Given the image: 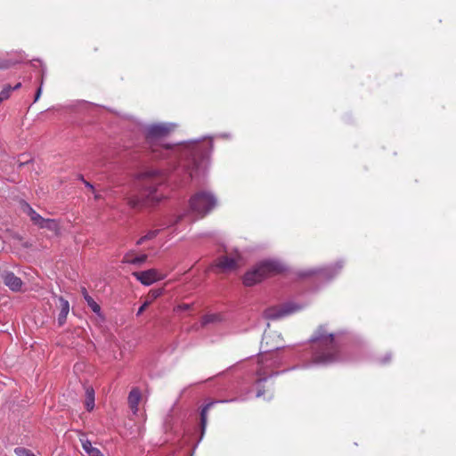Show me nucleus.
I'll return each instance as SVG.
<instances>
[{"instance_id":"1","label":"nucleus","mask_w":456,"mask_h":456,"mask_svg":"<svg viewBox=\"0 0 456 456\" xmlns=\"http://www.w3.org/2000/svg\"><path fill=\"white\" fill-rule=\"evenodd\" d=\"M311 362L329 365L342 360L341 347L334 333L329 332L325 325H320L309 339Z\"/></svg>"},{"instance_id":"2","label":"nucleus","mask_w":456,"mask_h":456,"mask_svg":"<svg viewBox=\"0 0 456 456\" xmlns=\"http://www.w3.org/2000/svg\"><path fill=\"white\" fill-rule=\"evenodd\" d=\"M140 195H134L127 199V204L132 208H142L154 206L159 203L161 197L157 194L158 187L166 181L164 173L151 169L139 175Z\"/></svg>"},{"instance_id":"3","label":"nucleus","mask_w":456,"mask_h":456,"mask_svg":"<svg viewBox=\"0 0 456 456\" xmlns=\"http://www.w3.org/2000/svg\"><path fill=\"white\" fill-rule=\"evenodd\" d=\"M212 149L211 140L191 142L183 147L181 155L186 159L183 166L190 178H192L198 170L205 167V162L208 159Z\"/></svg>"},{"instance_id":"4","label":"nucleus","mask_w":456,"mask_h":456,"mask_svg":"<svg viewBox=\"0 0 456 456\" xmlns=\"http://www.w3.org/2000/svg\"><path fill=\"white\" fill-rule=\"evenodd\" d=\"M172 130V126L167 124L152 125L146 128V143L155 158L167 157V152L172 149L170 144L163 143Z\"/></svg>"},{"instance_id":"5","label":"nucleus","mask_w":456,"mask_h":456,"mask_svg":"<svg viewBox=\"0 0 456 456\" xmlns=\"http://www.w3.org/2000/svg\"><path fill=\"white\" fill-rule=\"evenodd\" d=\"M285 270V266L279 261H261L244 274L243 284L248 287L254 286L265 279L282 273Z\"/></svg>"},{"instance_id":"6","label":"nucleus","mask_w":456,"mask_h":456,"mask_svg":"<svg viewBox=\"0 0 456 456\" xmlns=\"http://www.w3.org/2000/svg\"><path fill=\"white\" fill-rule=\"evenodd\" d=\"M343 268L342 262H337L333 265L323 266L321 268H313L297 272V275L300 279H308L318 277L322 280L329 281L337 276Z\"/></svg>"},{"instance_id":"7","label":"nucleus","mask_w":456,"mask_h":456,"mask_svg":"<svg viewBox=\"0 0 456 456\" xmlns=\"http://www.w3.org/2000/svg\"><path fill=\"white\" fill-rule=\"evenodd\" d=\"M216 205V200L213 194L200 191L191 198L190 206L192 211L204 216Z\"/></svg>"},{"instance_id":"8","label":"nucleus","mask_w":456,"mask_h":456,"mask_svg":"<svg viewBox=\"0 0 456 456\" xmlns=\"http://www.w3.org/2000/svg\"><path fill=\"white\" fill-rule=\"evenodd\" d=\"M244 265V259L242 256L235 252L232 256H219L214 265V267L218 270V273H229L239 269Z\"/></svg>"},{"instance_id":"9","label":"nucleus","mask_w":456,"mask_h":456,"mask_svg":"<svg viewBox=\"0 0 456 456\" xmlns=\"http://www.w3.org/2000/svg\"><path fill=\"white\" fill-rule=\"evenodd\" d=\"M133 276L135 277L142 284L146 286H150L158 281L163 280L165 277L154 268L142 272H134Z\"/></svg>"},{"instance_id":"10","label":"nucleus","mask_w":456,"mask_h":456,"mask_svg":"<svg viewBox=\"0 0 456 456\" xmlns=\"http://www.w3.org/2000/svg\"><path fill=\"white\" fill-rule=\"evenodd\" d=\"M4 283L12 291H20L23 282L12 272H4L2 274Z\"/></svg>"},{"instance_id":"11","label":"nucleus","mask_w":456,"mask_h":456,"mask_svg":"<svg viewBox=\"0 0 456 456\" xmlns=\"http://www.w3.org/2000/svg\"><path fill=\"white\" fill-rule=\"evenodd\" d=\"M58 301H59L58 307L60 308V313L58 314L57 322H58V325L60 327H61L66 323L67 316L69 312V303L68 300H66L62 297H59Z\"/></svg>"},{"instance_id":"12","label":"nucleus","mask_w":456,"mask_h":456,"mask_svg":"<svg viewBox=\"0 0 456 456\" xmlns=\"http://www.w3.org/2000/svg\"><path fill=\"white\" fill-rule=\"evenodd\" d=\"M79 440L87 456H103L98 448L92 445V443L87 439L85 434H82Z\"/></svg>"},{"instance_id":"13","label":"nucleus","mask_w":456,"mask_h":456,"mask_svg":"<svg viewBox=\"0 0 456 456\" xmlns=\"http://www.w3.org/2000/svg\"><path fill=\"white\" fill-rule=\"evenodd\" d=\"M222 401H211L209 402L208 403L205 404L201 410H200V433H201V436L204 435L205 433V430H206V427H207V422H208V410L216 403H221Z\"/></svg>"},{"instance_id":"14","label":"nucleus","mask_w":456,"mask_h":456,"mask_svg":"<svg viewBox=\"0 0 456 456\" xmlns=\"http://www.w3.org/2000/svg\"><path fill=\"white\" fill-rule=\"evenodd\" d=\"M21 208H22V210L25 214H27L29 217H30V220L33 222L34 224L37 225L40 224V222H43V217L37 214L31 207L29 204H28L27 202L23 201L21 203Z\"/></svg>"},{"instance_id":"15","label":"nucleus","mask_w":456,"mask_h":456,"mask_svg":"<svg viewBox=\"0 0 456 456\" xmlns=\"http://www.w3.org/2000/svg\"><path fill=\"white\" fill-rule=\"evenodd\" d=\"M85 406L88 411L94 408V389L91 386L85 387Z\"/></svg>"},{"instance_id":"16","label":"nucleus","mask_w":456,"mask_h":456,"mask_svg":"<svg viewBox=\"0 0 456 456\" xmlns=\"http://www.w3.org/2000/svg\"><path fill=\"white\" fill-rule=\"evenodd\" d=\"M141 400V393L137 388H134L130 391L128 395V403L134 413L138 411V404Z\"/></svg>"},{"instance_id":"17","label":"nucleus","mask_w":456,"mask_h":456,"mask_svg":"<svg viewBox=\"0 0 456 456\" xmlns=\"http://www.w3.org/2000/svg\"><path fill=\"white\" fill-rule=\"evenodd\" d=\"M129 256H134V251L127 252L124 256L122 262L126 263V264H132V265H142L148 258V256L146 254H142L140 256H135V257H134V259H129Z\"/></svg>"},{"instance_id":"18","label":"nucleus","mask_w":456,"mask_h":456,"mask_svg":"<svg viewBox=\"0 0 456 456\" xmlns=\"http://www.w3.org/2000/svg\"><path fill=\"white\" fill-rule=\"evenodd\" d=\"M38 227L57 232L59 230V224L54 219H45L43 217V222H40Z\"/></svg>"},{"instance_id":"19","label":"nucleus","mask_w":456,"mask_h":456,"mask_svg":"<svg viewBox=\"0 0 456 456\" xmlns=\"http://www.w3.org/2000/svg\"><path fill=\"white\" fill-rule=\"evenodd\" d=\"M82 294L86 301L88 306L92 309V311L95 314H99L101 311L100 305L90 297L85 288L82 289Z\"/></svg>"},{"instance_id":"20","label":"nucleus","mask_w":456,"mask_h":456,"mask_svg":"<svg viewBox=\"0 0 456 456\" xmlns=\"http://www.w3.org/2000/svg\"><path fill=\"white\" fill-rule=\"evenodd\" d=\"M292 309H281L279 311L269 310L268 316L273 319L281 318L286 314L292 313Z\"/></svg>"},{"instance_id":"21","label":"nucleus","mask_w":456,"mask_h":456,"mask_svg":"<svg viewBox=\"0 0 456 456\" xmlns=\"http://www.w3.org/2000/svg\"><path fill=\"white\" fill-rule=\"evenodd\" d=\"M163 293V289H151L148 295H147V300L151 301V304L157 299L159 297H160Z\"/></svg>"},{"instance_id":"22","label":"nucleus","mask_w":456,"mask_h":456,"mask_svg":"<svg viewBox=\"0 0 456 456\" xmlns=\"http://www.w3.org/2000/svg\"><path fill=\"white\" fill-rule=\"evenodd\" d=\"M17 456H36L30 450L24 447H17L14 449Z\"/></svg>"},{"instance_id":"23","label":"nucleus","mask_w":456,"mask_h":456,"mask_svg":"<svg viewBox=\"0 0 456 456\" xmlns=\"http://www.w3.org/2000/svg\"><path fill=\"white\" fill-rule=\"evenodd\" d=\"M12 92V86H6L4 87V89L0 92V104L6 99L10 97Z\"/></svg>"},{"instance_id":"24","label":"nucleus","mask_w":456,"mask_h":456,"mask_svg":"<svg viewBox=\"0 0 456 456\" xmlns=\"http://www.w3.org/2000/svg\"><path fill=\"white\" fill-rule=\"evenodd\" d=\"M15 63H16L15 61H12L11 60L1 59L0 60V69H7L10 67H12V65H14Z\"/></svg>"},{"instance_id":"25","label":"nucleus","mask_w":456,"mask_h":456,"mask_svg":"<svg viewBox=\"0 0 456 456\" xmlns=\"http://www.w3.org/2000/svg\"><path fill=\"white\" fill-rule=\"evenodd\" d=\"M217 319V316L215 314H208L203 318V324H208L210 322H214Z\"/></svg>"},{"instance_id":"26","label":"nucleus","mask_w":456,"mask_h":456,"mask_svg":"<svg viewBox=\"0 0 456 456\" xmlns=\"http://www.w3.org/2000/svg\"><path fill=\"white\" fill-rule=\"evenodd\" d=\"M159 230L150 231L147 234H145L146 240H150L154 239L159 234Z\"/></svg>"},{"instance_id":"27","label":"nucleus","mask_w":456,"mask_h":456,"mask_svg":"<svg viewBox=\"0 0 456 456\" xmlns=\"http://www.w3.org/2000/svg\"><path fill=\"white\" fill-rule=\"evenodd\" d=\"M151 305V301H145L142 305L141 307L138 309V312H137V315H141L146 309L147 307Z\"/></svg>"},{"instance_id":"28","label":"nucleus","mask_w":456,"mask_h":456,"mask_svg":"<svg viewBox=\"0 0 456 456\" xmlns=\"http://www.w3.org/2000/svg\"><path fill=\"white\" fill-rule=\"evenodd\" d=\"M84 183H85V185H86L87 188H89L90 190H92V191H94V185H93L92 183H90L89 182H87V181H84Z\"/></svg>"},{"instance_id":"29","label":"nucleus","mask_w":456,"mask_h":456,"mask_svg":"<svg viewBox=\"0 0 456 456\" xmlns=\"http://www.w3.org/2000/svg\"><path fill=\"white\" fill-rule=\"evenodd\" d=\"M179 308H181L182 310L187 311L191 308V305L184 304V305H180Z\"/></svg>"},{"instance_id":"30","label":"nucleus","mask_w":456,"mask_h":456,"mask_svg":"<svg viewBox=\"0 0 456 456\" xmlns=\"http://www.w3.org/2000/svg\"><path fill=\"white\" fill-rule=\"evenodd\" d=\"M40 94H41V86L37 89V91L36 93L35 102H37L38 100V98L40 97Z\"/></svg>"},{"instance_id":"31","label":"nucleus","mask_w":456,"mask_h":456,"mask_svg":"<svg viewBox=\"0 0 456 456\" xmlns=\"http://www.w3.org/2000/svg\"><path fill=\"white\" fill-rule=\"evenodd\" d=\"M144 241H146V238H145V236H142V237H141V238L137 240L136 245H141V244H142Z\"/></svg>"},{"instance_id":"32","label":"nucleus","mask_w":456,"mask_h":456,"mask_svg":"<svg viewBox=\"0 0 456 456\" xmlns=\"http://www.w3.org/2000/svg\"><path fill=\"white\" fill-rule=\"evenodd\" d=\"M264 394H265V390L264 389H258L257 392H256V397H260Z\"/></svg>"},{"instance_id":"33","label":"nucleus","mask_w":456,"mask_h":456,"mask_svg":"<svg viewBox=\"0 0 456 456\" xmlns=\"http://www.w3.org/2000/svg\"><path fill=\"white\" fill-rule=\"evenodd\" d=\"M21 87V83H17L14 86H12V91L17 90Z\"/></svg>"},{"instance_id":"34","label":"nucleus","mask_w":456,"mask_h":456,"mask_svg":"<svg viewBox=\"0 0 456 456\" xmlns=\"http://www.w3.org/2000/svg\"><path fill=\"white\" fill-rule=\"evenodd\" d=\"M391 359V355L389 354L386 358H384L383 362H387Z\"/></svg>"},{"instance_id":"35","label":"nucleus","mask_w":456,"mask_h":456,"mask_svg":"<svg viewBox=\"0 0 456 456\" xmlns=\"http://www.w3.org/2000/svg\"><path fill=\"white\" fill-rule=\"evenodd\" d=\"M78 179L81 180L83 183H84V181H86L82 175H79Z\"/></svg>"},{"instance_id":"36","label":"nucleus","mask_w":456,"mask_h":456,"mask_svg":"<svg viewBox=\"0 0 456 456\" xmlns=\"http://www.w3.org/2000/svg\"><path fill=\"white\" fill-rule=\"evenodd\" d=\"M263 380H265V378H259V379H257V381H258V382H261V381H263Z\"/></svg>"},{"instance_id":"37","label":"nucleus","mask_w":456,"mask_h":456,"mask_svg":"<svg viewBox=\"0 0 456 456\" xmlns=\"http://www.w3.org/2000/svg\"><path fill=\"white\" fill-rule=\"evenodd\" d=\"M94 198H95V200H99V199L101 198V196H100V195H98V194H96V195L94 196Z\"/></svg>"},{"instance_id":"38","label":"nucleus","mask_w":456,"mask_h":456,"mask_svg":"<svg viewBox=\"0 0 456 456\" xmlns=\"http://www.w3.org/2000/svg\"><path fill=\"white\" fill-rule=\"evenodd\" d=\"M129 259H134V256H129Z\"/></svg>"}]
</instances>
